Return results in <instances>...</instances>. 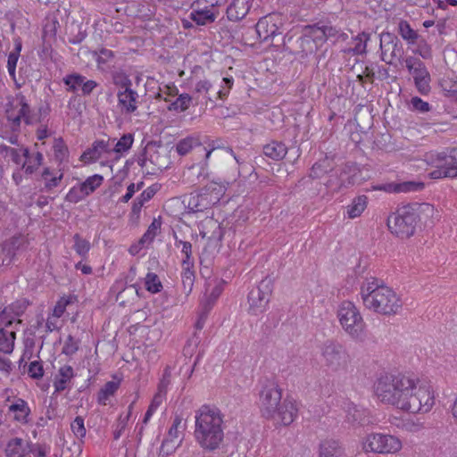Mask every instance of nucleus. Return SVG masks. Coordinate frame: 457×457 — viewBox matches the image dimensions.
<instances>
[{
	"instance_id": "58",
	"label": "nucleus",
	"mask_w": 457,
	"mask_h": 457,
	"mask_svg": "<svg viewBox=\"0 0 457 457\" xmlns=\"http://www.w3.org/2000/svg\"><path fill=\"white\" fill-rule=\"evenodd\" d=\"M28 374L33 379H39L44 376V368L41 361H31L28 368Z\"/></svg>"
},
{
	"instance_id": "3",
	"label": "nucleus",
	"mask_w": 457,
	"mask_h": 457,
	"mask_svg": "<svg viewBox=\"0 0 457 457\" xmlns=\"http://www.w3.org/2000/svg\"><path fill=\"white\" fill-rule=\"evenodd\" d=\"M195 420L194 436L200 447L210 452L218 449L224 439L221 411L204 404L195 411Z\"/></svg>"
},
{
	"instance_id": "42",
	"label": "nucleus",
	"mask_w": 457,
	"mask_h": 457,
	"mask_svg": "<svg viewBox=\"0 0 457 457\" xmlns=\"http://www.w3.org/2000/svg\"><path fill=\"white\" fill-rule=\"evenodd\" d=\"M192 96L187 93L181 94L168 106L169 111L185 112L190 106Z\"/></svg>"
},
{
	"instance_id": "57",
	"label": "nucleus",
	"mask_w": 457,
	"mask_h": 457,
	"mask_svg": "<svg viewBox=\"0 0 457 457\" xmlns=\"http://www.w3.org/2000/svg\"><path fill=\"white\" fill-rule=\"evenodd\" d=\"M179 445V444H176V440L164 438L160 447L159 456L167 457L172 454L176 451Z\"/></svg>"
},
{
	"instance_id": "10",
	"label": "nucleus",
	"mask_w": 457,
	"mask_h": 457,
	"mask_svg": "<svg viewBox=\"0 0 457 457\" xmlns=\"http://www.w3.org/2000/svg\"><path fill=\"white\" fill-rule=\"evenodd\" d=\"M363 449L375 453H395L402 449V442L392 435L372 433L367 436L363 443Z\"/></svg>"
},
{
	"instance_id": "21",
	"label": "nucleus",
	"mask_w": 457,
	"mask_h": 457,
	"mask_svg": "<svg viewBox=\"0 0 457 457\" xmlns=\"http://www.w3.org/2000/svg\"><path fill=\"white\" fill-rule=\"evenodd\" d=\"M74 376V370L71 365L62 366L54 379V391L59 393L68 388V385Z\"/></svg>"
},
{
	"instance_id": "32",
	"label": "nucleus",
	"mask_w": 457,
	"mask_h": 457,
	"mask_svg": "<svg viewBox=\"0 0 457 457\" xmlns=\"http://www.w3.org/2000/svg\"><path fill=\"white\" fill-rule=\"evenodd\" d=\"M189 18L197 25L204 26L215 21L216 13L212 10H192Z\"/></svg>"
},
{
	"instance_id": "18",
	"label": "nucleus",
	"mask_w": 457,
	"mask_h": 457,
	"mask_svg": "<svg viewBox=\"0 0 457 457\" xmlns=\"http://www.w3.org/2000/svg\"><path fill=\"white\" fill-rule=\"evenodd\" d=\"M250 8V0H232L227 7V17L231 21H239L246 16Z\"/></svg>"
},
{
	"instance_id": "24",
	"label": "nucleus",
	"mask_w": 457,
	"mask_h": 457,
	"mask_svg": "<svg viewBox=\"0 0 457 457\" xmlns=\"http://www.w3.org/2000/svg\"><path fill=\"white\" fill-rule=\"evenodd\" d=\"M351 181L343 180L338 177V170L333 168V171L328 173L327 180L323 183L327 194L334 195L344 188L349 187Z\"/></svg>"
},
{
	"instance_id": "46",
	"label": "nucleus",
	"mask_w": 457,
	"mask_h": 457,
	"mask_svg": "<svg viewBox=\"0 0 457 457\" xmlns=\"http://www.w3.org/2000/svg\"><path fill=\"white\" fill-rule=\"evenodd\" d=\"M52 172L49 168H45L41 173V178L45 180V187L44 189L46 191H50L54 187H56L61 180L63 178V174L60 173L59 176H54L52 177Z\"/></svg>"
},
{
	"instance_id": "56",
	"label": "nucleus",
	"mask_w": 457,
	"mask_h": 457,
	"mask_svg": "<svg viewBox=\"0 0 457 457\" xmlns=\"http://www.w3.org/2000/svg\"><path fill=\"white\" fill-rule=\"evenodd\" d=\"M411 110L419 112L420 113H426L431 110V106L428 102L423 101L419 96L411 97L410 101Z\"/></svg>"
},
{
	"instance_id": "26",
	"label": "nucleus",
	"mask_w": 457,
	"mask_h": 457,
	"mask_svg": "<svg viewBox=\"0 0 457 457\" xmlns=\"http://www.w3.org/2000/svg\"><path fill=\"white\" fill-rule=\"evenodd\" d=\"M9 411L14 413V420L16 421L23 423L28 422L30 409L25 400L18 398L15 403L9 406Z\"/></svg>"
},
{
	"instance_id": "25",
	"label": "nucleus",
	"mask_w": 457,
	"mask_h": 457,
	"mask_svg": "<svg viewBox=\"0 0 457 457\" xmlns=\"http://www.w3.org/2000/svg\"><path fill=\"white\" fill-rule=\"evenodd\" d=\"M202 141L198 135H190L180 139L176 144V151L179 155L185 156L195 147L201 146Z\"/></svg>"
},
{
	"instance_id": "63",
	"label": "nucleus",
	"mask_w": 457,
	"mask_h": 457,
	"mask_svg": "<svg viewBox=\"0 0 457 457\" xmlns=\"http://www.w3.org/2000/svg\"><path fill=\"white\" fill-rule=\"evenodd\" d=\"M9 312H11L15 318L20 317L23 314L27 308V304L24 301H16L5 307Z\"/></svg>"
},
{
	"instance_id": "29",
	"label": "nucleus",
	"mask_w": 457,
	"mask_h": 457,
	"mask_svg": "<svg viewBox=\"0 0 457 457\" xmlns=\"http://www.w3.org/2000/svg\"><path fill=\"white\" fill-rule=\"evenodd\" d=\"M323 35H325L326 41L330 40L333 43L337 41H345L348 38V35L343 32L340 29L333 26L330 22L322 21Z\"/></svg>"
},
{
	"instance_id": "55",
	"label": "nucleus",
	"mask_w": 457,
	"mask_h": 457,
	"mask_svg": "<svg viewBox=\"0 0 457 457\" xmlns=\"http://www.w3.org/2000/svg\"><path fill=\"white\" fill-rule=\"evenodd\" d=\"M86 196L87 195L86 193H84L82 187L79 185V187H73L70 189L65 196V201L77 204L83 200Z\"/></svg>"
},
{
	"instance_id": "12",
	"label": "nucleus",
	"mask_w": 457,
	"mask_h": 457,
	"mask_svg": "<svg viewBox=\"0 0 457 457\" xmlns=\"http://www.w3.org/2000/svg\"><path fill=\"white\" fill-rule=\"evenodd\" d=\"M141 103L140 96L132 87L117 91V107L121 114H137Z\"/></svg>"
},
{
	"instance_id": "22",
	"label": "nucleus",
	"mask_w": 457,
	"mask_h": 457,
	"mask_svg": "<svg viewBox=\"0 0 457 457\" xmlns=\"http://www.w3.org/2000/svg\"><path fill=\"white\" fill-rule=\"evenodd\" d=\"M28 239L25 236L19 234L12 237L3 244V252L12 260L16 253L28 246Z\"/></svg>"
},
{
	"instance_id": "8",
	"label": "nucleus",
	"mask_w": 457,
	"mask_h": 457,
	"mask_svg": "<svg viewBox=\"0 0 457 457\" xmlns=\"http://www.w3.org/2000/svg\"><path fill=\"white\" fill-rule=\"evenodd\" d=\"M326 367L334 372L346 371L350 363V355L345 346L337 341L328 340L321 349Z\"/></svg>"
},
{
	"instance_id": "37",
	"label": "nucleus",
	"mask_w": 457,
	"mask_h": 457,
	"mask_svg": "<svg viewBox=\"0 0 457 457\" xmlns=\"http://www.w3.org/2000/svg\"><path fill=\"white\" fill-rule=\"evenodd\" d=\"M175 246L177 248L181 247V253L185 255L182 260V266H194L195 261L192 254V244L176 237Z\"/></svg>"
},
{
	"instance_id": "19",
	"label": "nucleus",
	"mask_w": 457,
	"mask_h": 457,
	"mask_svg": "<svg viewBox=\"0 0 457 457\" xmlns=\"http://www.w3.org/2000/svg\"><path fill=\"white\" fill-rule=\"evenodd\" d=\"M335 167L334 161L328 156L315 162L311 167L308 178L314 180L320 179L325 175H328V173L333 171V168Z\"/></svg>"
},
{
	"instance_id": "51",
	"label": "nucleus",
	"mask_w": 457,
	"mask_h": 457,
	"mask_svg": "<svg viewBox=\"0 0 457 457\" xmlns=\"http://www.w3.org/2000/svg\"><path fill=\"white\" fill-rule=\"evenodd\" d=\"M79 345V339H76L73 336L69 335L63 344L62 353L67 356H72L78 352Z\"/></svg>"
},
{
	"instance_id": "50",
	"label": "nucleus",
	"mask_w": 457,
	"mask_h": 457,
	"mask_svg": "<svg viewBox=\"0 0 457 457\" xmlns=\"http://www.w3.org/2000/svg\"><path fill=\"white\" fill-rule=\"evenodd\" d=\"M54 153L55 160L59 162H62L67 160L69 151L62 137L56 138L54 143Z\"/></svg>"
},
{
	"instance_id": "30",
	"label": "nucleus",
	"mask_w": 457,
	"mask_h": 457,
	"mask_svg": "<svg viewBox=\"0 0 457 457\" xmlns=\"http://www.w3.org/2000/svg\"><path fill=\"white\" fill-rule=\"evenodd\" d=\"M337 170L341 179L351 181L349 187L355 184L356 177L360 173V169L355 162H345Z\"/></svg>"
},
{
	"instance_id": "40",
	"label": "nucleus",
	"mask_w": 457,
	"mask_h": 457,
	"mask_svg": "<svg viewBox=\"0 0 457 457\" xmlns=\"http://www.w3.org/2000/svg\"><path fill=\"white\" fill-rule=\"evenodd\" d=\"M183 270L181 273L183 292L188 295L193 289L195 282V271L193 270L194 266H182Z\"/></svg>"
},
{
	"instance_id": "7",
	"label": "nucleus",
	"mask_w": 457,
	"mask_h": 457,
	"mask_svg": "<svg viewBox=\"0 0 457 457\" xmlns=\"http://www.w3.org/2000/svg\"><path fill=\"white\" fill-rule=\"evenodd\" d=\"M223 194L222 187L216 182H209L199 191L192 192L186 196L183 203H187L189 212H203L218 204Z\"/></svg>"
},
{
	"instance_id": "41",
	"label": "nucleus",
	"mask_w": 457,
	"mask_h": 457,
	"mask_svg": "<svg viewBox=\"0 0 457 457\" xmlns=\"http://www.w3.org/2000/svg\"><path fill=\"white\" fill-rule=\"evenodd\" d=\"M112 80L113 85L118 87L117 91L131 88L133 85L129 76L124 71L112 72Z\"/></svg>"
},
{
	"instance_id": "2",
	"label": "nucleus",
	"mask_w": 457,
	"mask_h": 457,
	"mask_svg": "<svg viewBox=\"0 0 457 457\" xmlns=\"http://www.w3.org/2000/svg\"><path fill=\"white\" fill-rule=\"evenodd\" d=\"M259 404L263 417H278L284 426L290 425L297 416L295 403L287 397L282 399V389L273 378H264L260 382Z\"/></svg>"
},
{
	"instance_id": "39",
	"label": "nucleus",
	"mask_w": 457,
	"mask_h": 457,
	"mask_svg": "<svg viewBox=\"0 0 457 457\" xmlns=\"http://www.w3.org/2000/svg\"><path fill=\"white\" fill-rule=\"evenodd\" d=\"M208 147L210 149L206 150V154H205L206 160H208L210 158L212 151H214L216 149H225L228 153H229L234 157V159L236 160V162L237 163H241L240 158L237 155H236V154L234 153V151L231 147L225 145V141L222 138H216L213 140H210L208 143Z\"/></svg>"
},
{
	"instance_id": "52",
	"label": "nucleus",
	"mask_w": 457,
	"mask_h": 457,
	"mask_svg": "<svg viewBox=\"0 0 457 457\" xmlns=\"http://www.w3.org/2000/svg\"><path fill=\"white\" fill-rule=\"evenodd\" d=\"M370 39V34L362 32L354 37V46L353 52L354 54H363L366 53L367 41Z\"/></svg>"
},
{
	"instance_id": "47",
	"label": "nucleus",
	"mask_w": 457,
	"mask_h": 457,
	"mask_svg": "<svg viewBox=\"0 0 457 457\" xmlns=\"http://www.w3.org/2000/svg\"><path fill=\"white\" fill-rule=\"evenodd\" d=\"M104 181V177L99 174H95L88 177L83 183L80 184L84 193L87 195L92 194L97 187H99Z\"/></svg>"
},
{
	"instance_id": "4",
	"label": "nucleus",
	"mask_w": 457,
	"mask_h": 457,
	"mask_svg": "<svg viewBox=\"0 0 457 457\" xmlns=\"http://www.w3.org/2000/svg\"><path fill=\"white\" fill-rule=\"evenodd\" d=\"M363 305L370 311L382 315H395L402 308V301L395 292L379 284L378 278H370L361 287Z\"/></svg>"
},
{
	"instance_id": "38",
	"label": "nucleus",
	"mask_w": 457,
	"mask_h": 457,
	"mask_svg": "<svg viewBox=\"0 0 457 457\" xmlns=\"http://www.w3.org/2000/svg\"><path fill=\"white\" fill-rule=\"evenodd\" d=\"M119 386V382L108 381L105 383L97 394V402L102 405H105L108 398L115 394Z\"/></svg>"
},
{
	"instance_id": "48",
	"label": "nucleus",
	"mask_w": 457,
	"mask_h": 457,
	"mask_svg": "<svg viewBox=\"0 0 457 457\" xmlns=\"http://www.w3.org/2000/svg\"><path fill=\"white\" fill-rule=\"evenodd\" d=\"M398 32L403 39L411 44L415 42L419 36L417 31L411 28L409 22L403 20L399 22Z\"/></svg>"
},
{
	"instance_id": "27",
	"label": "nucleus",
	"mask_w": 457,
	"mask_h": 457,
	"mask_svg": "<svg viewBox=\"0 0 457 457\" xmlns=\"http://www.w3.org/2000/svg\"><path fill=\"white\" fill-rule=\"evenodd\" d=\"M19 108L18 102L16 103V95L14 96H8L5 104V115L7 120L11 123L12 131L20 129V118L14 113L15 109Z\"/></svg>"
},
{
	"instance_id": "23",
	"label": "nucleus",
	"mask_w": 457,
	"mask_h": 457,
	"mask_svg": "<svg viewBox=\"0 0 457 457\" xmlns=\"http://www.w3.org/2000/svg\"><path fill=\"white\" fill-rule=\"evenodd\" d=\"M287 150L283 142L277 140L270 141L264 145L262 148L263 154L273 161L283 160L287 154Z\"/></svg>"
},
{
	"instance_id": "60",
	"label": "nucleus",
	"mask_w": 457,
	"mask_h": 457,
	"mask_svg": "<svg viewBox=\"0 0 457 457\" xmlns=\"http://www.w3.org/2000/svg\"><path fill=\"white\" fill-rule=\"evenodd\" d=\"M171 370L166 366L163 370L162 377L158 384V392L166 395L169 385L170 384Z\"/></svg>"
},
{
	"instance_id": "28",
	"label": "nucleus",
	"mask_w": 457,
	"mask_h": 457,
	"mask_svg": "<svg viewBox=\"0 0 457 457\" xmlns=\"http://www.w3.org/2000/svg\"><path fill=\"white\" fill-rule=\"evenodd\" d=\"M343 448L337 441L326 440L320 445V457H342Z\"/></svg>"
},
{
	"instance_id": "14",
	"label": "nucleus",
	"mask_w": 457,
	"mask_h": 457,
	"mask_svg": "<svg viewBox=\"0 0 457 457\" xmlns=\"http://www.w3.org/2000/svg\"><path fill=\"white\" fill-rule=\"evenodd\" d=\"M434 167L442 170H453L451 179L457 178V148L453 147L437 153L433 159Z\"/></svg>"
},
{
	"instance_id": "49",
	"label": "nucleus",
	"mask_w": 457,
	"mask_h": 457,
	"mask_svg": "<svg viewBox=\"0 0 457 457\" xmlns=\"http://www.w3.org/2000/svg\"><path fill=\"white\" fill-rule=\"evenodd\" d=\"M73 248L75 252L81 257L85 258L91 247L89 241L82 238L78 233L73 236Z\"/></svg>"
},
{
	"instance_id": "43",
	"label": "nucleus",
	"mask_w": 457,
	"mask_h": 457,
	"mask_svg": "<svg viewBox=\"0 0 457 457\" xmlns=\"http://www.w3.org/2000/svg\"><path fill=\"white\" fill-rule=\"evenodd\" d=\"M133 408V403L129 404L128 412L126 414H120L117 420V423L115 425V428L113 430V439L118 440L121 435L123 434L128 421L130 418L131 411Z\"/></svg>"
},
{
	"instance_id": "36",
	"label": "nucleus",
	"mask_w": 457,
	"mask_h": 457,
	"mask_svg": "<svg viewBox=\"0 0 457 457\" xmlns=\"http://www.w3.org/2000/svg\"><path fill=\"white\" fill-rule=\"evenodd\" d=\"M15 335L14 331L0 328V352L11 353L13 351Z\"/></svg>"
},
{
	"instance_id": "11",
	"label": "nucleus",
	"mask_w": 457,
	"mask_h": 457,
	"mask_svg": "<svg viewBox=\"0 0 457 457\" xmlns=\"http://www.w3.org/2000/svg\"><path fill=\"white\" fill-rule=\"evenodd\" d=\"M404 62L408 71L412 75L417 91L423 96L428 95L431 91V76L425 63L414 56L407 57Z\"/></svg>"
},
{
	"instance_id": "16",
	"label": "nucleus",
	"mask_w": 457,
	"mask_h": 457,
	"mask_svg": "<svg viewBox=\"0 0 457 457\" xmlns=\"http://www.w3.org/2000/svg\"><path fill=\"white\" fill-rule=\"evenodd\" d=\"M21 152L24 157L21 169L26 175H32L42 165L44 161L43 154L38 151L31 153L27 147H22Z\"/></svg>"
},
{
	"instance_id": "31",
	"label": "nucleus",
	"mask_w": 457,
	"mask_h": 457,
	"mask_svg": "<svg viewBox=\"0 0 457 457\" xmlns=\"http://www.w3.org/2000/svg\"><path fill=\"white\" fill-rule=\"evenodd\" d=\"M368 204V197L364 195L354 197L347 206V216L350 219L359 217L366 209Z\"/></svg>"
},
{
	"instance_id": "45",
	"label": "nucleus",
	"mask_w": 457,
	"mask_h": 457,
	"mask_svg": "<svg viewBox=\"0 0 457 457\" xmlns=\"http://www.w3.org/2000/svg\"><path fill=\"white\" fill-rule=\"evenodd\" d=\"M133 142V134H124L115 144L114 147L112 149V152H114L117 154H122L123 153L128 152L131 148Z\"/></svg>"
},
{
	"instance_id": "54",
	"label": "nucleus",
	"mask_w": 457,
	"mask_h": 457,
	"mask_svg": "<svg viewBox=\"0 0 457 457\" xmlns=\"http://www.w3.org/2000/svg\"><path fill=\"white\" fill-rule=\"evenodd\" d=\"M71 429L77 438H84L87 434L84 424V418L81 416H77L71 423Z\"/></svg>"
},
{
	"instance_id": "5",
	"label": "nucleus",
	"mask_w": 457,
	"mask_h": 457,
	"mask_svg": "<svg viewBox=\"0 0 457 457\" xmlns=\"http://www.w3.org/2000/svg\"><path fill=\"white\" fill-rule=\"evenodd\" d=\"M423 206L429 208V204L418 203L398 207L396 212L387 218L389 230L401 238L413 236L420 222V209Z\"/></svg>"
},
{
	"instance_id": "13",
	"label": "nucleus",
	"mask_w": 457,
	"mask_h": 457,
	"mask_svg": "<svg viewBox=\"0 0 457 457\" xmlns=\"http://www.w3.org/2000/svg\"><path fill=\"white\" fill-rule=\"evenodd\" d=\"M380 48L382 52V60L388 63H392V60L386 61L384 58L386 52H390L392 59L400 60L403 57V45L398 37L392 33L383 32L380 35Z\"/></svg>"
},
{
	"instance_id": "15",
	"label": "nucleus",
	"mask_w": 457,
	"mask_h": 457,
	"mask_svg": "<svg viewBox=\"0 0 457 457\" xmlns=\"http://www.w3.org/2000/svg\"><path fill=\"white\" fill-rule=\"evenodd\" d=\"M255 30L259 38L264 42L269 39L273 41L276 37L282 34L270 16L261 18L255 25Z\"/></svg>"
},
{
	"instance_id": "34",
	"label": "nucleus",
	"mask_w": 457,
	"mask_h": 457,
	"mask_svg": "<svg viewBox=\"0 0 457 457\" xmlns=\"http://www.w3.org/2000/svg\"><path fill=\"white\" fill-rule=\"evenodd\" d=\"M17 102L19 104L20 110L16 116L20 118V124L21 123V120H23L26 124H31V109L27 102L25 96L22 93L16 94V103Z\"/></svg>"
},
{
	"instance_id": "33",
	"label": "nucleus",
	"mask_w": 457,
	"mask_h": 457,
	"mask_svg": "<svg viewBox=\"0 0 457 457\" xmlns=\"http://www.w3.org/2000/svg\"><path fill=\"white\" fill-rule=\"evenodd\" d=\"M5 453L7 457H25L27 450L23 439L19 437L11 439L7 443Z\"/></svg>"
},
{
	"instance_id": "62",
	"label": "nucleus",
	"mask_w": 457,
	"mask_h": 457,
	"mask_svg": "<svg viewBox=\"0 0 457 457\" xmlns=\"http://www.w3.org/2000/svg\"><path fill=\"white\" fill-rule=\"evenodd\" d=\"M155 146L160 147L161 143H156L154 141H150L146 145L145 148L143 150V153L140 154V156L137 159V164L140 167H145L146 164V162L149 161V152L152 151L153 148Z\"/></svg>"
},
{
	"instance_id": "64",
	"label": "nucleus",
	"mask_w": 457,
	"mask_h": 457,
	"mask_svg": "<svg viewBox=\"0 0 457 457\" xmlns=\"http://www.w3.org/2000/svg\"><path fill=\"white\" fill-rule=\"evenodd\" d=\"M30 447L29 452L34 454V457H46L50 451V447L46 445L35 444L29 445Z\"/></svg>"
},
{
	"instance_id": "59",
	"label": "nucleus",
	"mask_w": 457,
	"mask_h": 457,
	"mask_svg": "<svg viewBox=\"0 0 457 457\" xmlns=\"http://www.w3.org/2000/svg\"><path fill=\"white\" fill-rule=\"evenodd\" d=\"M149 162L161 170L168 167L166 161L161 156L157 149L153 148L152 151L149 152Z\"/></svg>"
},
{
	"instance_id": "6",
	"label": "nucleus",
	"mask_w": 457,
	"mask_h": 457,
	"mask_svg": "<svg viewBox=\"0 0 457 457\" xmlns=\"http://www.w3.org/2000/svg\"><path fill=\"white\" fill-rule=\"evenodd\" d=\"M337 316L342 328L353 341L364 343L367 340V325L353 303L342 302L338 306Z\"/></svg>"
},
{
	"instance_id": "35",
	"label": "nucleus",
	"mask_w": 457,
	"mask_h": 457,
	"mask_svg": "<svg viewBox=\"0 0 457 457\" xmlns=\"http://www.w3.org/2000/svg\"><path fill=\"white\" fill-rule=\"evenodd\" d=\"M84 79H85L84 75L78 73V72H72V73L67 74L62 79V82L67 87L66 90L68 92L77 93L79 88L82 89Z\"/></svg>"
},
{
	"instance_id": "9",
	"label": "nucleus",
	"mask_w": 457,
	"mask_h": 457,
	"mask_svg": "<svg viewBox=\"0 0 457 457\" xmlns=\"http://www.w3.org/2000/svg\"><path fill=\"white\" fill-rule=\"evenodd\" d=\"M272 291L273 279L270 277L262 279L259 285L248 294L249 312L253 315L264 312L270 303Z\"/></svg>"
},
{
	"instance_id": "44",
	"label": "nucleus",
	"mask_w": 457,
	"mask_h": 457,
	"mask_svg": "<svg viewBox=\"0 0 457 457\" xmlns=\"http://www.w3.org/2000/svg\"><path fill=\"white\" fill-rule=\"evenodd\" d=\"M145 287L148 292L157 294L162 290L163 287L157 274L148 272L145 278Z\"/></svg>"
},
{
	"instance_id": "61",
	"label": "nucleus",
	"mask_w": 457,
	"mask_h": 457,
	"mask_svg": "<svg viewBox=\"0 0 457 457\" xmlns=\"http://www.w3.org/2000/svg\"><path fill=\"white\" fill-rule=\"evenodd\" d=\"M73 302L72 296L62 297L54 308V316L60 318L64 313L66 307Z\"/></svg>"
},
{
	"instance_id": "1",
	"label": "nucleus",
	"mask_w": 457,
	"mask_h": 457,
	"mask_svg": "<svg viewBox=\"0 0 457 457\" xmlns=\"http://www.w3.org/2000/svg\"><path fill=\"white\" fill-rule=\"evenodd\" d=\"M375 393L382 403L411 413H427L435 404L428 383L402 373L381 375L375 384Z\"/></svg>"
},
{
	"instance_id": "53",
	"label": "nucleus",
	"mask_w": 457,
	"mask_h": 457,
	"mask_svg": "<svg viewBox=\"0 0 457 457\" xmlns=\"http://www.w3.org/2000/svg\"><path fill=\"white\" fill-rule=\"evenodd\" d=\"M425 187L420 181H403L398 183V193L419 192Z\"/></svg>"
},
{
	"instance_id": "17",
	"label": "nucleus",
	"mask_w": 457,
	"mask_h": 457,
	"mask_svg": "<svg viewBox=\"0 0 457 457\" xmlns=\"http://www.w3.org/2000/svg\"><path fill=\"white\" fill-rule=\"evenodd\" d=\"M111 152L109 140H96L91 147L82 154L80 160L85 162H96L101 157L103 153L110 154Z\"/></svg>"
},
{
	"instance_id": "20",
	"label": "nucleus",
	"mask_w": 457,
	"mask_h": 457,
	"mask_svg": "<svg viewBox=\"0 0 457 457\" xmlns=\"http://www.w3.org/2000/svg\"><path fill=\"white\" fill-rule=\"evenodd\" d=\"M183 182L189 186L203 183L207 178L206 169L201 165H193L183 172Z\"/></svg>"
}]
</instances>
